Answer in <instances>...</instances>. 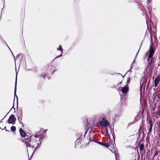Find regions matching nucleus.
<instances>
[{
	"mask_svg": "<svg viewBox=\"0 0 160 160\" xmlns=\"http://www.w3.org/2000/svg\"><path fill=\"white\" fill-rule=\"evenodd\" d=\"M144 145L143 144H141L139 146V149L140 150V152H144Z\"/></svg>",
	"mask_w": 160,
	"mask_h": 160,
	"instance_id": "9b49d317",
	"label": "nucleus"
},
{
	"mask_svg": "<svg viewBox=\"0 0 160 160\" xmlns=\"http://www.w3.org/2000/svg\"><path fill=\"white\" fill-rule=\"evenodd\" d=\"M58 50H59L61 51V54L60 55L57 57L56 58H58V57H61L62 56V53H63V50L62 48V46L61 45H60L59 48L57 49Z\"/></svg>",
	"mask_w": 160,
	"mask_h": 160,
	"instance_id": "0eeeda50",
	"label": "nucleus"
},
{
	"mask_svg": "<svg viewBox=\"0 0 160 160\" xmlns=\"http://www.w3.org/2000/svg\"><path fill=\"white\" fill-rule=\"evenodd\" d=\"M99 143L100 144H101H101H102V143H100V142H99Z\"/></svg>",
	"mask_w": 160,
	"mask_h": 160,
	"instance_id": "4be33fe9",
	"label": "nucleus"
},
{
	"mask_svg": "<svg viewBox=\"0 0 160 160\" xmlns=\"http://www.w3.org/2000/svg\"><path fill=\"white\" fill-rule=\"evenodd\" d=\"M11 130L13 132H14L15 131L16 128L15 126H12L11 128Z\"/></svg>",
	"mask_w": 160,
	"mask_h": 160,
	"instance_id": "4468645a",
	"label": "nucleus"
},
{
	"mask_svg": "<svg viewBox=\"0 0 160 160\" xmlns=\"http://www.w3.org/2000/svg\"><path fill=\"white\" fill-rule=\"evenodd\" d=\"M154 53V50L152 46L150 47L149 50L147 52V54L149 53L148 61L149 62L148 63V66L150 67H152V64L153 60V56Z\"/></svg>",
	"mask_w": 160,
	"mask_h": 160,
	"instance_id": "f257e3e1",
	"label": "nucleus"
},
{
	"mask_svg": "<svg viewBox=\"0 0 160 160\" xmlns=\"http://www.w3.org/2000/svg\"><path fill=\"white\" fill-rule=\"evenodd\" d=\"M40 135H36L34 136V137L36 138L38 137H40Z\"/></svg>",
	"mask_w": 160,
	"mask_h": 160,
	"instance_id": "a211bd4d",
	"label": "nucleus"
},
{
	"mask_svg": "<svg viewBox=\"0 0 160 160\" xmlns=\"http://www.w3.org/2000/svg\"><path fill=\"white\" fill-rule=\"evenodd\" d=\"M17 81V77H16V82H15V91H14V95H15V96H16L17 98H18V97L16 95Z\"/></svg>",
	"mask_w": 160,
	"mask_h": 160,
	"instance_id": "f8f14e48",
	"label": "nucleus"
},
{
	"mask_svg": "<svg viewBox=\"0 0 160 160\" xmlns=\"http://www.w3.org/2000/svg\"><path fill=\"white\" fill-rule=\"evenodd\" d=\"M45 75H44L43 78H45Z\"/></svg>",
	"mask_w": 160,
	"mask_h": 160,
	"instance_id": "5701e85b",
	"label": "nucleus"
},
{
	"mask_svg": "<svg viewBox=\"0 0 160 160\" xmlns=\"http://www.w3.org/2000/svg\"><path fill=\"white\" fill-rule=\"evenodd\" d=\"M19 132L22 137H25L26 133L22 129L20 128L19 130Z\"/></svg>",
	"mask_w": 160,
	"mask_h": 160,
	"instance_id": "9d476101",
	"label": "nucleus"
},
{
	"mask_svg": "<svg viewBox=\"0 0 160 160\" xmlns=\"http://www.w3.org/2000/svg\"><path fill=\"white\" fill-rule=\"evenodd\" d=\"M148 124L150 127L149 129V131L150 132L152 130L153 125L152 122L151 120H149L148 121Z\"/></svg>",
	"mask_w": 160,
	"mask_h": 160,
	"instance_id": "6e6552de",
	"label": "nucleus"
},
{
	"mask_svg": "<svg viewBox=\"0 0 160 160\" xmlns=\"http://www.w3.org/2000/svg\"><path fill=\"white\" fill-rule=\"evenodd\" d=\"M121 83H122V82H119V83H120V84H121Z\"/></svg>",
	"mask_w": 160,
	"mask_h": 160,
	"instance_id": "412c9836",
	"label": "nucleus"
},
{
	"mask_svg": "<svg viewBox=\"0 0 160 160\" xmlns=\"http://www.w3.org/2000/svg\"><path fill=\"white\" fill-rule=\"evenodd\" d=\"M160 152H156L153 158V160H157L160 159Z\"/></svg>",
	"mask_w": 160,
	"mask_h": 160,
	"instance_id": "39448f33",
	"label": "nucleus"
},
{
	"mask_svg": "<svg viewBox=\"0 0 160 160\" xmlns=\"http://www.w3.org/2000/svg\"><path fill=\"white\" fill-rule=\"evenodd\" d=\"M160 81V79L158 78H156L154 81V83H155V87H156L159 83Z\"/></svg>",
	"mask_w": 160,
	"mask_h": 160,
	"instance_id": "1a4fd4ad",
	"label": "nucleus"
},
{
	"mask_svg": "<svg viewBox=\"0 0 160 160\" xmlns=\"http://www.w3.org/2000/svg\"><path fill=\"white\" fill-rule=\"evenodd\" d=\"M16 120L15 116L13 114H12L10 116L7 121L9 124H14Z\"/></svg>",
	"mask_w": 160,
	"mask_h": 160,
	"instance_id": "7ed1b4c3",
	"label": "nucleus"
},
{
	"mask_svg": "<svg viewBox=\"0 0 160 160\" xmlns=\"http://www.w3.org/2000/svg\"><path fill=\"white\" fill-rule=\"evenodd\" d=\"M127 85H126L125 87H124L122 88V87L119 88L118 89V90L121 88V91L123 93H127L129 90L128 88L127 87Z\"/></svg>",
	"mask_w": 160,
	"mask_h": 160,
	"instance_id": "423d86ee",
	"label": "nucleus"
},
{
	"mask_svg": "<svg viewBox=\"0 0 160 160\" xmlns=\"http://www.w3.org/2000/svg\"><path fill=\"white\" fill-rule=\"evenodd\" d=\"M139 50L138 51V52L137 53V54H136V56H135V58H136L137 57V55H138V52H139Z\"/></svg>",
	"mask_w": 160,
	"mask_h": 160,
	"instance_id": "6ab92c4d",
	"label": "nucleus"
},
{
	"mask_svg": "<svg viewBox=\"0 0 160 160\" xmlns=\"http://www.w3.org/2000/svg\"><path fill=\"white\" fill-rule=\"evenodd\" d=\"M99 124L103 127H107L109 124V123L107 121V119L105 117H101L99 119Z\"/></svg>",
	"mask_w": 160,
	"mask_h": 160,
	"instance_id": "f03ea898",
	"label": "nucleus"
},
{
	"mask_svg": "<svg viewBox=\"0 0 160 160\" xmlns=\"http://www.w3.org/2000/svg\"><path fill=\"white\" fill-rule=\"evenodd\" d=\"M105 129H106V133L108 134V132L107 127H105Z\"/></svg>",
	"mask_w": 160,
	"mask_h": 160,
	"instance_id": "dca6fc26",
	"label": "nucleus"
},
{
	"mask_svg": "<svg viewBox=\"0 0 160 160\" xmlns=\"http://www.w3.org/2000/svg\"><path fill=\"white\" fill-rule=\"evenodd\" d=\"M101 144V145H103L105 147H106L107 148L109 147V145H108V144L107 143H105V144L103 143V144Z\"/></svg>",
	"mask_w": 160,
	"mask_h": 160,
	"instance_id": "2eb2a0df",
	"label": "nucleus"
},
{
	"mask_svg": "<svg viewBox=\"0 0 160 160\" xmlns=\"http://www.w3.org/2000/svg\"><path fill=\"white\" fill-rule=\"evenodd\" d=\"M18 121L19 122V123L20 124H22L23 126V123L22 122L21 120H22V118H20L19 117H18Z\"/></svg>",
	"mask_w": 160,
	"mask_h": 160,
	"instance_id": "ddd939ff",
	"label": "nucleus"
},
{
	"mask_svg": "<svg viewBox=\"0 0 160 160\" xmlns=\"http://www.w3.org/2000/svg\"><path fill=\"white\" fill-rule=\"evenodd\" d=\"M23 142H25L27 147H30L31 146L29 142L31 141V139L29 138L28 136H27L24 137V138L23 139Z\"/></svg>",
	"mask_w": 160,
	"mask_h": 160,
	"instance_id": "20e7f679",
	"label": "nucleus"
},
{
	"mask_svg": "<svg viewBox=\"0 0 160 160\" xmlns=\"http://www.w3.org/2000/svg\"><path fill=\"white\" fill-rule=\"evenodd\" d=\"M151 0H147V2L148 4H150V3Z\"/></svg>",
	"mask_w": 160,
	"mask_h": 160,
	"instance_id": "f3484780",
	"label": "nucleus"
},
{
	"mask_svg": "<svg viewBox=\"0 0 160 160\" xmlns=\"http://www.w3.org/2000/svg\"><path fill=\"white\" fill-rule=\"evenodd\" d=\"M135 62V60H134V61L133 62H132V64L133 63H134V62Z\"/></svg>",
	"mask_w": 160,
	"mask_h": 160,
	"instance_id": "aec40b11",
	"label": "nucleus"
}]
</instances>
